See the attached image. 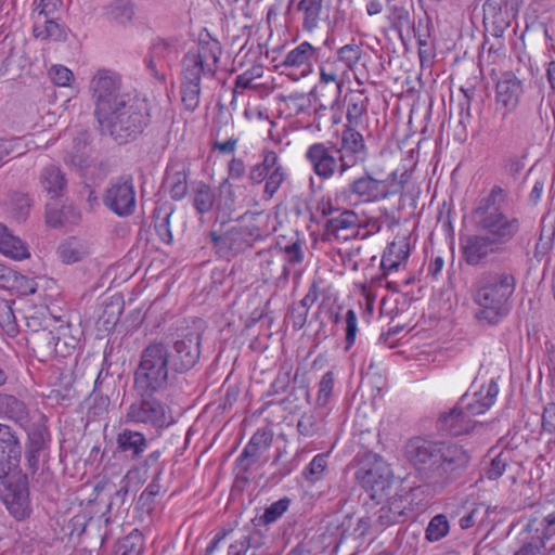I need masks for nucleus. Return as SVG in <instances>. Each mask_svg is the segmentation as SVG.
<instances>
[{"instance_id":"nucleus-18","label":"nucleus","mask_w":555,"mask_h":555,"mask_svg":"<svg viewBox=\"0 0 555 555\" xmlns=\"http://www.w3.org/2000/svg\"><path fill=\"white\" fill-rule=\"evenodd\" d=\"M177 57L178 49L175 40L156 38L150 47L144 63L150 74L164 82L166 80V69L171 66Z\"/></svg>"},{"instance_id":"nucleus-9","label":"nucleus","mask_w":555,"mask_h":555,"mask_svg":"<svg viewBox=\"0 0 555 555\" xmlns=\"http://www.w3.org/2000/svg\"><path fill=\"white\" fill-rule=\"evenodd\" d=\"M409 178L408 171H403L398 179V171L395 170L386 179H376L365 169L360 177L348 183L347 192L361 203H377L402 193Z\"/></svg>"},{"instance_id":"nucleus-23","label":"nucleus","mask_w":555,"mask_h":555,"mask_svg":"<svg viewBox=\"0 0 555 555\" xmlns=\"http://www.w3.org/2000/svg\"><path fill=\"white\" fill-rule=\"evenodd\" d=\"M477 422L470 420L456 403L449 411L439 414L436 421V429L442 436L459 437L469 434Z\"/></svg>"},{"instance_id":"nucleus-52","label":"nucleus","mask_w":555,"mask_h":555,"mask_svg":"<svg viewBox=\"0 0 555 555\" xmlns=\"http://www.w3.org/2000/svg\"><path fill=\"white\" fill-rule=\"evenodd\" d=\"M388 21L391 27L402 37L403 31L410 34L415 33L414 22L411 18L410 12L400 5H392L389 9Z\"/></svg>"},{"instance_id":"nucleus-59","label":"nucleus","mask_w":555,"mask_h":555,"mask_svg":"<svg viewBox=\"0 0 555 555\" xmlns=\"http://www.w3.org/2000/svg\"><path fill=\"white\" fill-rule=\"evenodd\" d=\"M335 385V376L332 371H327L323 374L319 382V389L315 399V405L319 408H324L328 404Z\"/></svg>"},{"instance_id":"nucleus-32","label":"nucleus","mask_w":555,"mask_h":555,"mask_svg":"<svg viewBox=\"0 0 555 555\" xmlns=\"http://www.w3.org/2000/svg\"><path fill=\"white\" fill-rule=\"evenodd\" d=\"M410 255V242L402 238L388 245L380 261L384 274L397 271L402 262L406 261Z\"/></svg>"},{"instance_id":"nucleus-50","label":"nucleus","mask_w":555,"mask_h":555,"mask_svg":"<svg viewBox=\"0 0 555 555\" xmlns=\"http://www.w3.org/2000/svg\"><path fill=\"white\" fill-rule=\"evenodd\" d=\"M143 548V534L138 529H133L129 534L117 542L114 555H141Z\"/></svg>"},{"instance_id":"nucleus-57","label":"nucleus","mask_w":555,"mask_h":555,"mask_svg":"<svg viewBox=\"0 0 555 555\" xmlns=\"http://www.w3.org/2000/svg\"><path fill=\"white\" fill-rule=\"evenodd\" d=\"M0 328L11 337L18 332L11 302L4 299H0Z\"/></svg>"},{"instance_id":"nucleus-6","label":"nucleus","mask_w":555,"mask_h":555,"mask_svg":"<svg viewBox=\"0 0 555 555\" xmlns=\"http://www.w3.org/2000/svg\"><path fill=\"white\" fill-rule=\"evenodd\" d=\"M96 118L101 130L119 144L134 140L150 124L149 103L144 99L127 98Z\"/></svg>"},{"instance_id":"nucleus-5","label":"nucleus","mask_w":555,"mask_h":555,"mask_svg":"<svg viewBox=\"0 0 555 555\" xmlns=\"http://www.w3.org/2000/svg\"><path fill=\"white\" fill-rule=\"evenodd\" d=\"M507 207V190L493 185L487 195L478 199L473 210V219L479 232L488 235L505 251L520 231V220L509 216Z\"/></svg>"},{"instance_id":"nucleus-11","label":"nucleus","mask_w":555,"mask_h":555,"mask_svg":"<svg viewBox=\"0 0 555 555\" xmlns=\"http://www.w3.org/2000/svg\"><path fill=\"white\" fill-rule=\"evenodd\" d=\"M356 479L371 500L376 503L384 502L390 494V472L385 461L376 454L367 456L360 463L356 472Z\"/></svg>"},{"instance_id":"nucleus-2","label":"nucleus","mask_w":555,"mask_h":555,"mask_svg":"<svg viewBox=\"0 0 555 555\" xmlns=\"http://www.w3.org/2000/svg\"><path fill=\"white\" fill-rule=\"evenodd\" d=\"M22 444L16 433L0 423V479L7 478L1 496L10 514L17 520L31 514L28 477L21 468Z\"/></svg>"},{"instance_id":"nucleus-16","label":"nucleus","mask_w":555,"mask_h":555,"mask_svg":"<svg viewBox=\"0 0 555 555\" xmlns=\"http://www.w3.org/2000/svg\"><path fill=\"white\" fill-rule=\"evenodd\" d=\"M120 76L108 69H99L90 81V90L95 102L94 116L98 117L113 107V103L128 98L120 93Z\"/></svg>"},{"instance_id":"nucleus-42","label":"nucleus","mask_w":555,"mask_h":555,"mask_svg":"<svg viewBox=\"0 0 555 555\" xmlns=\"http://www.w3.org/2000/svg\"><path fill=\"white\" fill-rule=\"evenodd\" d=\"M276 152L264 149L261 153V162L253 165L247 173L250 185H259L264 182L269 170L276 164Z\"/></svg>"},{"instance_id":"nucleus-54","label":"nucleus","mask_w":555,"mask_h":555,"mask_svg":"<svg viewBox=\"0 0 555 555\" xmlns=\"http://www.w3.org/2000/svg\"><path fill=\"white\" fill-rule=\"evenodd\" d=\"M449 531L450 524L447 516L438 514L430 519L425 530V538L429 542H438L447 537Z\"/></svg>"},{"instance_id":"nucleus-14","label":"nucleus","mask_w":555,"mask_h":555,"mask_svg":"<svg viewBox=\"0 0 555 555\" xmlns=\"http://www.w3.org/2000/svg\"><path fill=\"white\" fill-rule=\"evenodd\" d=\"M104 206L120 218L132 216L137 209L134 180L131 175L112 179L103 194Z\"/></svg>"},{"instance_id":"nucleus-20","label":"nucleus","mask_w":555,"mask_h":555,"mask_svg":"<svg viewBox=\"0 0 555 555\" xmlns=\"http://www.w3.org/2000/svg\"><path fill=\"white\" fill-rule=\"evenodd\" d=\"M201 357V335L198 333H188L182 338L177 339L170 352L171 369L178 373H184L191 370Z\"/></svg>"},{"instance_id":"nucleus-53","label":"nucleus","mask_w":555,"mask_h":555,"mask_svg":"<svg viewBox=\"0 0 555 555\" xmlns=\"http://www.w3.org/2000/svg\"><path fill=\"white\" fill-rule=\"evenodd\" d=\"M524 531L526 533H534L537 537H540L544 543L545 540L555 535V515L550 514L541 519L537 517L529 519Z\"/></svg>"},{"instance_id":"nucleus-25","label":"nucleus","mask_w":555,"mask_h":555,"mask_svg":"<svg viewBox=\"0 0 555 555\" xmlns=\"http://www.w3.org/2000/svg\"><path fill=\"white\" fill-rule=\"evenodd\" d=\"M149 446L146 436L142 431L124 428L116 436V450L130 461H138L143 456Z\"/></svg>"},{"instance_id":"nucleus-29","label":"nucleus","mask_w":555,"mask_h":555,"mask_svg":"<svg viewBox=\"0 0 555 555\" xmlns=\"http://www.w3.org/2000/svg\"><path fill=\"white\" fill-rule=\"evenodd\" d=\"M63 159L67 166H70L80 172L92 165L89 135L86 132H81L74 138L73 145L70 150L66 152Z\"/></svg>"},{"instance_id":"nucleus-15","label":"nucleus","mask_w":555,"mask_h":555,"mask_svg":"<svg viewBox=\"0 0 555 555\" xmlns=\"http://www.w3.org/2000/svg\"><path fill=\"white\" fill-rule=\"evenodd\" d=\"M305 158L314 175L322 180H330L335 176L341 178L346 175L337 144L332 141L315 142L309 145Z\"/></svg>"},{"instance_id":"nucleus-24","label":"nucleus","mask_w":555,"mask_h":555,"mask_svg":"<svg viewBox=\"0 0 555 555\" xmlns=\"http://www.w3.org/2000/svg\"><path fill=\"white\" fill-rule=\"evenodd\" d=\"M522 92L521 80L513 72H504L495 86L496 104L511 112L518 105Z\"/></svg>"},{"instance_id":"nucleus-49","label":"nucleus","mask_w":555,"mask_h":555,"mask_svg":"<svg viewBox=\"0 0 555 555\" xmlns=\"http://www.w3.org/2000/svg\"><path fill=\"white\" fill-rule=\"evenodd\" d=\"M57 254L64 263H74L88 254V248L80 240L69 237L59 246Z\"/></svg>"},{"instance_id":"nucleus-19","label":"nucleus","mask_w":555,"mask_h":555,"mask_svg":"<svg viewBox=\"0 0 555 555\" xmlns=\"http://www.w3.org/2000/svg\"><path fill=\"white\" fill-rule=\"evenodd\" d=\"M461 248L465 262L473 267L485 264L492 255L505 253L501 246L482 232L462 238Z\"/></svg>"},{"instance_id":"nucleus-39","label":"nucleus","mask_w":555,"mask_h":555,"mask_svg":"<svg viewBox=\"0 0 555 555\" xmlns=\"http://www.w3.org/2000/svg\"><path fill=\"white\" fill-rule=\"evenodd\" d=\"M297 11L302 13V29L312 33L321 21L323 0H300Z\"/></svg>"},{"instance_id":"nucleus-30","label":"nucleus","mask_w":555,"mask_h":555,"mask_svg":"<svg viewBox=\"0 0 555 555\" xmlns=\"http://www.w3.org/2000/svg\"><path fill=\"white\" fill-rule=\"evenodd\" d=\"M297 431L306 439L324 436L326 434L325 415L317 410L304 412L297 422Z\"/></svg>"},{"instance_id":"nucleus-36","label":"nucleus","mask_w":555,"mask_h":555,"mask_svg":"<svg viewBox=\"0 0 555 555\" xmlns=\"http://www.w3.org/2000/svg\"><path fill=\"white\" fill-rule=\"evenodd\" d=\"M483 22L487 25V30L495 38H502L505 30L509 27V21L506 15L501 11L496 2L486 1L483 4Z\"/></svg>"},{"instance_id":"nucleus-40","label":"nucleus","mask_w":555,"mask_h":555,"mask_svg":"<svg viewBox=\"0 0 555 555\" xmlns=\"http://www.w3.org/2000/svg\"><path fill=\"white\" fill-rule=\"evenodd\" d=\"M34 37L41 40L53 39L55 41L65 40L64 29L55 22V17L37 18L33 27Z\"/></svg>"},{"instance_id":"nucleus-45","label":"nucleus","mask_w":555,"mask_h":555,"mask_svg":"<svg viewBox=\"0 0 555 555\" xmlns=\"http://www.w3.org/2000/svg\"><path fill=\"white\" fill-rule=\"evenodd\" d=\"M292 500L284 496L272 504H270L264 512L253 518L255 527H266L276 522L289 508Z\"/></svg>"},{"instance_id":"nucleus-31","label":"nucleus","mask_w":555,"mask_h":555,"mask_svg":"<svg viewBox=\"0 0 555 555\" xmlns=\"http://www.w3.org/2000/svg\"><path fill=\"white\" fill-rule=\"evenodd\" d=\"M39 182L42 190L50 195L51 198L63 196L67 185L65 175L61 168L52 164L41 170Z\"/></svg>"},{"instance_id":"nucleus-61","label":"nucleus","mask_w":555,"mask_h":555,"mask_svg":"<svg viewBox=\"0 0 555 555\" xmlns=\"http://www.w3.org/2000/svg\"><path fill=\"white\" fill-rule=\"evenodd\" d=\"M57 354L66 357L72 353L78 344V339L69 334L68 325H60L56 328Z\"/></svg>"},{"instance_id":"nucleus-55","label":"nucleus","mask_w":555,"mask_h":555,"mask_svg":"<svg viewBox=\"0 0 555 555\" xmlns=\"http://www.w3.org/2000/svg\"><path fill=\"white\" fill-rule=\"evenodd\" d=\"M335 56L344 66H346L348 72L353 70L362 57V48L352 41L351 43L340 47L336 51Z\"/></svg>"},{"instance_id":"nucleus-26","label":"nucleus","mask_w":555,"mask_h":555,"mask_svg":"<svg viewBox=\"0 0 555 555\" xmlns=\"http://www.w3.org/2000/svg\"><path fill=\"white\" fill-rule=\"evenodd\" d=\"M262 257L261 275L264 282H275L279 286L288 282L291 269L285 267L282 255H276L272 248L258 251Z\"/></svg>"},{"instance_id":"nucleus-47","label":"nucleus","mask_w":555,"mask_h":555,"mask_svg":"<svg viewBox=\"0 0 555 555\" xmlns=\"http://www.w3.org/2000/svg\"><path fill=\"white\" fill-rule=\"evenodd\" d=\"M304 247L305 242L296 237L286 245L278 243V245L272 249L276 255H282L283 260L285 261V267L289 268L291 266L299 264L304 261Z\"/></svg>"},{"instance_id":"nucleus-3","label":"nucleus","mask_w":555,"mask_h":555,"mask_svg":"<svg viewBox=\"0 0 555 555\" xmlns=\"http://www.w3.org/2000/svg\"><path fill=\"white\" fill-rule=\"evenodd\" d=\"M516 278L505 270L481 273L474 283L473 301L477 306L476 320L495 326L508 317L513 309Z\"/></svg>"},{"instance_id":"nucleus-1","label":"nucleus","mask_w":555,"mask_h":555,"mask_svg":"<svg viewBox=\"0 0 555 555\" xmlns=\"http://www.w3.org/2000/svg\"><path fill=\"white\" fill-rule=\"evenodd\" d=\"M404 453L408 461L429 483L441 488L460 478L470 462V456L463 446L421 436L408 440Z\"/></svg>"},{"instance_id":"nucleus-13","label":"nucleus","mask_w":555,"mask_h":555,"mask_svg":"<svg viewBox=\"0 0 555 555\" xmlns=\"http://www.w3.org/2000/svg\"><path fill=\"white\" fill-rule=\"evenodd\" d=\"M317 61L320 63V85L312 90V93H320L321 96L330 93L328 100L320 101V107L335 109L339 103L344 76L348 70L335 55L323 60L319 52V60Z\"/></svg>"},{"instance_id":"nucleus-58","label":"nucleus","mask_w":555,"mask_h":555,"mask_svg":"<svg viewBox=\"0 0 555 555\" xmlns=\"http://www.w3.org/2000/svg\"><path fill=\"white\" fill-rule=\"evenodd\" d=\"M340 210L338 206L334 204L331 195L326 194L321 196L315 204V212L311 215V220L321 223V219L324 221L331 217H334Z\"/></svg>"},{"instance_id":"nucleus-60","label":"nucleus","mask_w":555,"mask_h":555,"mask_svg":"<svg viewBox=\"0 0 555 555\" xmlns=\"http://www.w3.org/2000/svg\"><path fill=\"white\" fill-rule=\"evenodd\" d=\"M162 451L159 449L150 452L139 464L134 467L133 470L139 474L147 475L150 472L154 473V478H159L163 466L160 464Z\"/></svg>"},{"instance_id":"nucleus-38","label":"nucleus","mask_w":555,"mask_h":555,"mask_svg":"<svg viewBox=\"0 0 555 555\" xmlns=\"http://www.w3.org/2000/svg\"><path fill=\"white\" fill-rule=\"evenodd\" d=\"M29 343L34 352L42 357H51L57 354L56 331L42 328L30 335Z\"/></svg>"},{"instance_id":"nucleus-48","label":"nucleus","mask_w":555,"mask_h":555,"mask_svg":"<svg viewBox=\"0 0 555 555\" xmlns=\"http://www.w3.org/2000/svg\"><path fill=\"white\" fill-rule=\"evenodd\" d=\"M80 218L79 211L72 205H64L61 209L47 208L46 220L50 227L60 228L68 223H76Z\"/></svg>"},{"instance_id":"nucleus-17","label":"nucleus","mask_w":555,"mask_h":555,"mask_svg":"<svg viewBox=\"0 0 555 555\" xmlns=\"http://www.w3.org/2000/svg\"><path fill=\"white\" fill-rule=\"evenodd\" d=\"M337 144L339 158L346 173L369 158V147L363 134L351 126H344Z\"/></svg>"},{"instance_id":"nucleus-63","label":"nucleus","mask_w":555,"mask_h":555,"mask_svg":"<svg viewBox=\"0 0 555 555\" xmlns=\"http://www.w3.org/2000/svg\"><path fill=\"white\" fill-rule=\"evenodd\" d=\"M263 453L259 451L253 443L248 442L243 452L236 459V466L241 472L247 473L260 460Z\"/></svg>"},{"instance_id":"nucleus-51","label":"nucleus","mask_w":555,"mask_h":555,"mask_svg":"<svg viewBox=\"0 0 555 555\" xmlns=\"http://www.w3.org/2000/svg\"><path fill=\"white\" fill-rule=\"evenodd\" d=\"M27 433L26 447L43 452L48 448L50 434L48 427L40 421L24 427Z\"/></svg>"},{"instance_id":"nucleus-62","label":"nucleus","mask_w":555,"mask_h":555,"mask_svg":"<svg viewBox=\"0 0 555 555\" xmlns=\"http://www.w3.org/2000/svg\"><path fill=\"white\" fill-rule=\"evenodd\" d=\"M292 371L293 367L289 364H283L281 365L279 373L275 377V379L272 382L270 386L269 392L272 395H279L285 392L293 379L292 377ZM297 378V373L294 376V380Z\"/></svg>"},{"instance_id":"nucleus-4","label":"nucleus","mask_w":555,"mask_h":555,"mask_svg":"<svg viewBox=\"0 0 555 555\" xmlns=\"http://www.w3.org/2000/svg\"><path fill=\"white\" fill-rule=\"evenodd\" d=\"M221 46L217 40L201 41L196 49L186 52L181 60L180 96L183 108L195 112L201 104L203 78L216 75L221 57Z\"/></svg>"},{"instance_id":"nucleus-8","label":"nucleus","mask_w":555,"mask_h":555,"mask_svg":"<svg viewBox=\"0 0 555 555\" xmlns=\"http://www.w3.org/2000/svg\"><path fill=\"white\" fill-rule=\"evenodd\" d=\"M170 362L168 347L159 340L151 341L141 352L133 373V386L163 390L168 382Z\"/></svg>"},{"instance_id":"nucleus-35","label":"nucleus","mask_w":555,"mask_h":555,"mask_svg":"<svg viewBox=\"0 0 555 555\" xmlns=\"http://www.w3.org/2000/svg\"><path fill=\"white\" fill-rule=\"evenodd\" d=\"M0 253L14 260H23L30 256L27 245L2 223H0Z\"/></svg>"},{"instance_id":"nucleus-64","label":"nucleus","mask_w":555,"mask_h":555,"mask_svg":"<svg viewBox=\"0 0 555 555\" xmlns=\"http://www.w3.org/2000/svg\"><path fill=\"white\" fill-rule=\"evenodd\" d=\"M509 463V454L507 452H500L496 456H494L489 466L485 469V477L489 480H496L506 470V467Z\"/></svg>"},{"instance_id":"nucleus-10","label":"nucleus","mask_w":555,"mask_h":555,"mask_svg":"<svg viewBox=\"0 0 555 555\" xmlns=\"http://www.w3.org/2000/svg\"><path fill=\"white\" fill-rule=\"evenodd\" d=\"M208 237L216 255L230 261L251 248L256 242L262 240V232L255 224L233 225L223 233L210 231Z\"/></svg>"},{"instance_id":"nucleus-34","label":"nucleus","mask_w":555,"mask_h":555,"mask_svg":"<svg viewBox=\"0 0 555 555\" xmlns=\"http://www.w3.org/2000/svg\"><path fill=\"white\" fill-rule=\"evenodd\" d=\"M0 417L11 420L21 427H26L29 423L26 404L11 395H0Z\"/></svg>"},{"instance_id":"nucleus-33","label":"nucleus","mask_w":555,"mask_h":555,"mask_svg":"<svg viewBox=\"0 0 555 555\" xmlns=\"http://www.w3.org/2000/svg\"><path fill=\"white\" fill-rule=\"evenodd\" d=\"M345 100L347 102V124L345 126L357 129L362 124L363 116L367 113L369 98L364 90H354L346 94Z\"/></svg>"},{"instance_id":"nucleus-41","label":"nucleus","mask_w":555,"mask_h":555,"mask_svg":"<svg viewBox=\"0 0 555 555\" xmlns=\"http://www.w3.org/2000/svg\"><path fill=\"white\" fill-rule=\"evenodd\" d=\"M165 183L167 184L170 193V197L173 201L182 199L188 193V173L182 167L181 169H175L169 167L166 172Z\"/></svg>"},{"instance_id":"nucleus-28","label":"nucleus","mask_w":555,"mask_h":555,"mask_svg":"<svg viewBox=\"0 0 555 555\" xmlns=\"http://www.w3.org/2000/svg\"><path fill=\"white\" fill-rule=\"evenodd\" d=\"M385 504L378 509L377 521L383 527H388L393 524L403 521L406 516V511L410 501L405 495L395 494L384 499Z\"/></svg>"},{"instance_id":"nucleus-37","label":"nucleus","mask_w":555,"mask_h":555,"mask_svg":"<svg viewBox=\"0 0 555 555\" xmlns=\"http://www.w3.org/2000/svg\"><path fill=\"white\" fill-rule=\"evenodd\" d=\"M94 491L98 494L101 492H107L112 495L107 505L108 511H112L115 507L119 509L125 504L126 498L128 495L129 482L126 480V477H124L119 482L118 489H116V486L111 480L103 479L96 482Z\"/></svg>"},{"instance_id":"nucleus-27","label":"nucleus","mask_w":555,"mask_h":555,"mask_svg":"<svg viewBox=\"0 0 555 555\" xmlns=\"http://www.w3.org/2000/svg\"><path fill=\"white\" fill-rule=\"evenodd\" d=\"M319 52L320 49L314 48L308 41H304L285 55L282 66L300 69V75L306 76L312 70V60H319Z\"/></svg>"},{"instance_id":"nucleus-56","label":"nucleus","mask_w":555,"mask_h":555,"mask_svg":"<svg viewBox=\"0 0 555 555\" xmlns=\"http://www.w3.org/2000/svg\"><path fill=\"white\" fill-rule=\"evenodd\" d=\"M327 457L328 453H319L312 459L302 473L306 480L315 483L324 477L327 468Z\"/></svg>"},{"instance_id":"nucleus-21","label":"nucleus","mask_w":555,"mask_h":555,"mask_svg":"<svg viewBox=\"0 0 555 555\" xmlns=\"http://www.w3.org/2000/svg\"><path fill=\"white\" fill-rule=\"evenodd\" d=\"M360 234V217L351 209H343L323 223V241H348Z\"/></svg>"},{"instance_id":"nucleus-43","label":"nucleus","mask_w":555,"mask_h":555,"mask_svg":"<svg viewBox=\"0 0 555 555\" xmlns=\"http://www.w3.org/2000/svg\"><path fill=\"white\" fill-rule=\"evenodd\" d=\"M287 178V172L284 166L282 165L279 155L276 156V164L271 167L269 170L267 178L264 180V186L262 191V198L264 201H271L274 195L278 193L279 189L285 182Z\"/></svg>"},{"instance_id":"nucleus-46","label":"nucleus","mask_w":555,"mask_h":555,"mask_svg":"<svg viewBox=\"0 0 555 555\" xmlns=\"http://www.w3.org/2000/svg\"><path fill=\"white\" fill-rule=\"evenodd\" d=\"M173 208L168 204L159 205L154 209L153 218L155 219V231L158 237L167 244L172 242V233L170 230V217Z\"/></svg>"},{"instance_id":"nucleus-44","label":"nucleus","mask_w":555,"mask_h":555,"mask_svg":"<svg viewBox=\"0 0 555 555\" xmlns=\"http://www.w3.org/2000/svg\"><path fill=\"white\" fill-rule=\"evenodd\" d=\"M104 14L109 20L126 25L133 20L134 4L130 0H112L104 7Z\"/></svg>"},{"instance_id":"nucleus-12","label":"nucleus","mask_w":555,"mask_h":555,"mask_svg":"<svg viewBox=\"0 0 555 555\" xmlns=\"http://www.w3.org/2000/svg\"><path fill=\"white\" fill-rule=\"evenodd\" d=\"M220 191L224 192V197L217 199L212 189L202 182L193 190L192 202L195 210L201 215L208 214L216 208L217 219L222 218L223 223L225 220H230L235 211V194L233 185L228 179L222 182Z\"/></svg>"},{"instance_id":"nucleus-22","label":"nucleus","mask_w":555,"mask_h":555,"mask_svg":"<svg viewBox=\"0 0 555 555\" xmlns=\"http://www.w3.org/2000/svg\"><path fill=\"white\" fill-rule=\"evenodd\" d=\"M498 395L499 385L491 379L479 390L463 395L457 404L470 420H474L475 416L483 414L494 404Z\"/></svg>"},{"instance_id":"nucleus-7","label":"nucleus","mask_w":555,"mask_h":555,"mask_svg":"<svg viewBox=\"0 0 555 555\" xmlns=\"http://www.w3.org/2000/svg\"><path fill=\"white\" fill-rule=\"evenodd\" d=\"M135 399L125 414L126 423L144 425L159 434L175 423L170 408L159 399L160 389L133 386Z\"/></svg>"}]
</instances>
